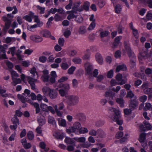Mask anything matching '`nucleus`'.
<instances>
[{"label": "nucleus", "instance_id": "f257e3e1", "mask_svg": "<svg viewBox=\"0 0 152 152\" xmlns=\"http://www.w3.org/2000/svg\"><path fill=\"white\" fill-rule=\"evenodd\" d=\"M110 110L112 112L114 113L113 121L116 122L118 125L120 126L122 125L123 123V121L122 120H119V118L121 117L120 112L119 110L113 107L110 108Z\"/></svg>", "mask_w": 152, "mask_h": 152}, {"label": "nucleus", "instance_id": "f03ea898", "mask_svg": "<svg viewBox=\"0 0 152 152\" xmlns=\"http://www.w3.org/2000/svg\"><path fill=\"white\" fill-rule=\"evenodd\" d=\"M65 97L67 100V104L70 106L76 105L79 101V97L76 96L69 95L66 96Z\"/></svg>", "mask_w": 152, "mask_h": 152}, {"label": "nucleus", "instance_id": "7ed1b4c3", "mask_svg": "<svg viewBox=\"0 0 152 152\" xmlns=\"http://www.w3.org/2000/svg\"><path fill=\"white\" fill-rule=\"evenodd\" d=\"M129 102V107L130 108L134 110L137 107L138 102L136 96H134V99H130Z\"/></svg>", "mask_w": 152, "mask_h": 152}, {"label": "nucleus", "instance_id": "20e7f679", "mask_svg": "<svg viewBox=\"0 0 152 152\" xmlns=\"http://www.w3.org/2000/svg\"><path fill=\"white\" fill-rule=\"evenodd\" d=\"M81 3L80 2L75 3L72 8V11L73 13H76L77 11L80 12L82 11L83 9V7L81 6L80 7Z\"/></svg>", "mask_w": 152, "mask_h": 152}, {"label": "nucleus", "instance_id": "39448f33", "mask_svg": "<svg viewBox=\"0 0 152 152\" xmlns=\"http://www.w3.org/2000/svg\"><path fill=\"white\" fill-rule=\"evenodd\" d=\"M42 72L43 75L41 77V79L43 82H48L49 78L48 75V71L47 69H45L42 71Z\"/></svg>", "mask_w": 152, "mask_h": 152}, {"label": "nucleus", "instance_id": "423d86ee", "mask_svg": "<svg viewBox=\"0 0 152 152\" xmlns=\"http://www.w3.org/2000/svg\"><path fill=\"white\" fill-rule=\"evenodd\" d=\"M124 47L126 51L127 55L130 58H135V56L134 54L132 51L131 48L128 45H125Z\"/></svg>", "mask_w": 152, "mask_h": 152}, {"label": "nucleus", "instance_id": "0eeeda50", "mask_svg": "<svg viewBox=\"0 0 152 152\" xmlns=\"http://www.w3.org/2000/svg\"><path fill=\"white\" fill-rule=\"evenodd\" d=\"M30 39L32 41L37 43L42 42L43 39L40 36L37 35H32L30 36Z\"/></svg>", "mask_w": 152, "mask_h": 152}, {"label": "nucleus", "instance_id": "6e6552de", "mask_svg": "<svg viewBox=\"0 0 152 152\" xmlns=\"http://www.w3.org/2000/svg\"><path fill=\"white\" fill-rule=\"evenodd\" d=\"M146 134L145 133H141L140 135V137L138 139V140L140 142L142 146L143 147H145L147 145L146 143L145 144V146L144 145H142V143H144L146 140Z\"/></svg>", "mask_w": 152, "mask_h": 152}, {"label": "nucleus", "instance_id": "1a4fd4ad", "mask_svg": "<svg viewBox=\"0 0 152 152\" xmlns=\"http://www.w3.org/2000/svg\"><path fill=\"white\" fill-rule=\"evenodd\" d=\"M33 15L34 12L32 11H30L29 12L28 15L23 16V19L28 22L30 23L32 21V18H33Z\"/></svg>", "mask_w": 152, "mask_h": 152}, {"label": "nucleus", "instance_id": "9d476101", "mask_svg": "<svg viewBox=\"0 0 152 152\" xmlns=\"http://www.w3.org/2000/svg\"><path fill=\"white\" fill-rule=\"evenodd\" d=\"M86 74V75L91 76L92 75L93 66L91 64H89L85 68Z\"/></svg>", "mask_w": 152, "mask_h": 152}, {"label": "nucleus", "instance_id": "9b49d317", "mask_svg": "<svg viewBox=\"0 0 152 152\" xmlns=\"http://www.w3.org/2000/svg\"><path fill=\"white\" fill-rule=\"evenodd\" d=\"M37 117V121L40 126H42L45 124V118L42 115H40Z\"/></svg>", "mask_w": 152, "mask_h": 152}, {"label": "nucleus", "instance_id": "f8f14e48", "mask_svg": "<svg viewBox=\"0 0 152 152\" xmlns=\"http://www.w3.org/2000/svg\"><path fill=\"white\" fill-rule=\"evenodd\" d=\"M127 69V68L125 64H123L118 65L116 69V72H119L120 71H124Z\"/></svg>", "mask_w": 152, "mask_h": 152}, {"label": "nucleus", "instance_id": "ddd939ff", "mask_svg": "<svg viewBox=\"0 0 152 152\" xmlns=\"http://www.w3.org/2000/svg\"><path fill=\"white\" fill-rule=\"evenodd\" d=\"M122 38V37L121 36H117L115 38L113 44L114 48H116L118 45Z\"/></svg>", "mask_w": 152, "mask_h": 152}, {"label": "nucleus", "instance_id": "4468645a", "mask_svg": "<svg viewBox=\"0 0 152 152\" xmlns=\"http://www.w3.org/2000/svg\"><path fill=\"white\" fill-rule=\"evenodd\" d=\"M74 140L73 138L72 139L68 137H66L64 140V142L67 144H70L75 146L76 142Z\"/></svg>", "mask_w": 152, "mask_h": 152}, {"label": "nucleus", "instance_id": "2eb2a0df", "mask_svg": "<svg viewBox=\"0 0 152 152\" xmlns=\"http://www.w3.org/2000/svg\"><path fill=\"white\" fill-rule=\"evenodd\" d=\"M100 31L99 33V37L101 38H104L107 37L110 34V32L107 30L104 31L102 29L99 30Z\"/></svg>", "mask_w": 152, "mask_h": 152}, {"label": "nucleus", "instance_id": "dca6fc26", "mask_svg": "<svg viewBox=\"0 0 152 152\" xmlns=\"http://www.w3.org/2000/svg\"><path fill=\"white\" fill-rule=\"evenodd\" d=\"M96 61L100 65H102L103 63L102 57L101 54L97 53L95 55Z\"/></svg>", "mask_w": 152, "mask_h": 152}, {"label": "nucleus", "instance_id": "f3484780", "mask_svg": "<svg viewBox=\"0 0 152 152\" xmlns=\"http://www.w3.org/2000/svg\"><path fill=\"white\" fill-rule=\"evenodd\" d=\"M51 90L49 87L45 86L42 88V91L45 95L48 96Z\"/></svg>", "mask_w": 152, "mask_h": 152}, {"label": "nucleus", "instance_id": "a211bd4d", "mask_svg": "<svg viewBox=\"0 0 152 152\" xmlns=\"http://www.w3.org/2000/svg\"><path fill=\"white\" fill-rule=\"evenodd\" d=\"M40 33L43 37L46 38H49L51 34L50 32L46 29L44 30L41 31Z\"/></svg>", "mask_w": 152, "mask_h": 152}, {"label": "nucleus", "instance_id": "6ab92c4d", "mask_svg": "<svg viewBox=\"0 0 152 152\" xmlns=\"http://www.w3.org/2000/svg\"><path fill=\"white\" fill-rule=\"evenodd\" d=\"M48 121L49 123L52 124L53 126H56V123L55 121L54 118L51 116H49L48 117Z\"/></svg>", "mask_w": 152, "mask_h": 152}, {"label": "nucleus", "instance_id": "aec40b11", "mask_svg": "<svg viewBox=\"0 0 152 152\" xmlns=\"http://www.w3.org/2000/svg\"><path fill=\"white\" fill-rule=\"evenodd\" d=\"M88 132V131L87 128L81 127L79 131H77L76 133L77 134H84L87 133Z\"/></svg>", "mask_w": 152, "mask_h": 152}, {"label": "nucleus", "instance_id": "412c9836", "mask_svg": "<svg viewBox=\"0 0 152 152\" xmlns=\"http://www.w3.org/2000/svg\"><path fill=\"white\" fill-rule=\"evenodd\" d=\"M30 73L32 75V76L34 77L36 74L37 78H38L39 77V75L38 72L36 71V68L34 66H33L29 71Z\"/></svg>", "mask_w": 152, "mask_h": 152}, {"label": "nucleus", "instance_id": "4be33fe9", "mask_svg": "<svg viewBox=\"0 0 152 152\" xmlns=\"http://www.w3.org/2000/svg\"><path fill=\"white\" fill-rule=\"evenodd\" d=\"M57 96V93L54 89H52L50 94L48 95L50 98L51 99H54L56 98Z\"/></svg>", "mask_w": 152, "mask_h": 152}, {"label": "nucleus", "instance_id": "5701e85b", "mask_svg": "<svg viewBox=\"0 0 152 152\" xmlns=\"http://www.w3.org/2000/svg\"><path fill=\"white\" fill-rule=\"evenodd\" d=\"M97 135L100 138H104L105 136V133L104 131L101 129L97 130Z\"/></svg>", "mask_w": 152, "mask_h": 152}, {"label": "nucleus", "instance_id": "b1692460", "mask_svg": "<svg viewBox=\"0 0 152 152\" xmlns=\"http://www.w3.org/2000/svg\"><path fill=\"white\" fill-rule=\"evenodd\" d=\"M59 87L62 88L66 91L68 92L69 89V84L67 83L62 84L59 86Z\"/></svg>", "mask_w": 152, "mask_h": 152}, {"label": "nucleus", "instance_id": "393cba45", "mask_svg": "<svg viewBox=\"0 0 152 152\" xmlns=\"http://www.w3.org/2000/svg\"><path fill=\"white\" fill-rule=\"evenodd\" d=\"M116 102L119 104L121 107H124V101L123 98H117L116 99Z\"/></svg>", "mask_w": 152, "mask_h": 152}, {"label": "nucleus", "instance_id": "a878e982", "mask_svg": "<svg viewBox=\"0 0 152 152\" xmlns=\"http://www.w3.org/2000/svg\"><path fill=\"white\" fill-rule=\"evenodd\" d=\"M152 110V105L151 103L146 102L145 103V106L143 108V110L147 111L148 110Z\"/></svg>", "mask_w": 152, "mask_h": 152}, {"label": "nucleus", "instance_id": "bb28decb", "mask_svg": "<svg viewBox=\"0 0 152 152\" xmlns=\"http://www.w3.org/2000/svg\"><path fill=\"white\" fill-rule=\"evenodd\" d=\"M122 75L120 73L118 74L116 76V80L118 82L121 81L120 84L121 85H123L124 83V82H123L122 81L123 80L122 79Z\"/></svg>", "mask_w": 152, "mask_h": 152}, {"label": "nucleus", "instance_id": "cd10ccee", "mask_svg": "<svg viewBox=\"0 0 152 152\" xmlns=\"http://www.w3.org/2000/svg\"><path fill=\"white\" fill-rule=\"evenodd\" d=\"M72 127L75 128V131H79L81 127V125L80 123L76 122L74 123Z\"/></svg>", "mask_w": 152, "mask_h": 152}, {"label": "nucleus", "instance_id": "c85d7f7f", "mask_svg": "<svg viewBox=\"0 0 152 152\" xmlns=\"http://www.w3.org/2000/svg\"><path fill=\"white\" fill-rule=\"evenodd\" d=\"M143 124L146 130H151L152 126L148 121L145 120L143 122Z\"/></svg>", "mask_w": 152, "mask_h": 152}, {"label": "nucleus", "instance_id": "c756f323", "mask_svg": "<svg viewBox=\"0 0 152 152\" xmlns=\"http://www.w3.org/2000/svg\"><path fill=\"white\" fill-rule=\"evenodd\" d=\"M73 139L79 142H84L86 140V138L84 137H75Z\"/></svg>", "mask_w": 152, "mask_h": 152}, {"label": "nucleus", "instance_id": "7c9ffc66", "mask_svg": "<svg viewBox=\"0 0 152 152\" xmlns=\"http://www.w3.org/2000/svg\"><path fill=\"white\" fill-rule=\"evenodd\" d=\"M79 32L80 34H83L86 32V27L83 26H81L79 28Z\"/></svg>", "mask_w": 152, "mask_h": 152}, {"label": "nucleus", "instance_id": "2f4dec72", "mask_svg": "<svg viewBox=\"0 0 152 152\" xmlns=\"http://www.w3.org/2000/svg\"><path fill=\"white\" fill-rule=\"evenodd\" d=\"M122 10L121 5L119 4H117L115 6V13L119 14Z\"/></svg>", "mask_w": 152, "mask_h": 152}, {"label": "nucleus", "instance_id": "473e14b6", "mask_svg": "<svg viewBox=\"0 0 152 152\" xmlns=\"http://www.w3.org/2000/svg\"><path fill=\"white\" fill-rule=\"evenodd\" d=\"M105 96L113 98L115 96V93L111 91H106L105 92Z\"/></svg>", "mask_w": 152, "mask_h": 152}, {"label": "nucleus", "instance_id": "72a5a7b5", "mask_svg": "<svg viewBox=\"0 0 152 152\" xmlns=\"http://www.w3.org/2000/svg\"><path fill=\"white\" fill-rule=\"evenodd\" d=\"M66 132L69 134H70L72 133H74L76 134H77L76 132L77 131H75V129L73 127L71 126L69 127L68 129H66Z\"/></svg>", "mask_w": 152, "mask_h": 152}, {"label": "nucleus", "instance_id": "f704fd0d", "mask_svg": "<svg viewBox=\"0 0 152 152\" xmlns=\"http://www.w3.org/2000/svg\"><path fill=\"white\" fill-rule=\"evenodd\" d=\"M90 5V3L88 1H86L84 3L83 8L85 10L88 11L89 10Z\"/></svg>", "mask_w": 152, "mask_h": 152}, {"label": "nucleus", "instance_id": "c9c22d12", "mask_svg": "<svg viewBox=\"0 0 152 152\" xmlns=\"http://www.w3.org/2000/svg\"><path fill=\"white\" fill-rule=\"evenodd\" d=\"M60 66L64 70L67 69L69 67L66 62H62L60 64Z\"/></svg>", "mask_w": 152, "mask_h": 152}, {"label": "nucleus", "instance_id": "e433bc0d", "mask_svg": "<svg viewBox=\"0 0 152 152\" xmlns=\"http://www.w3.org/2000/svg\"><path fill=\"white\" fill-rule=\"evenodd\" d=\"M96 23L95 22H92L90 25H89L88 28V31L93 30L95 27Z\"/></svg>", "mask_w": 152, "mask_h": 152}, {"label": "nucleus", "instance_id": "4c0bfd02", "mask_svg": "<svg viewBox=\"0 0 152 152\" xmlns=\"http://www.w3.org/2000/svg\"><path fill=\"white\" fill-rule=\"evenodd\" d=\"M11 121L14 124H17V125L19 124V119L16 116H15V115L14 118L11 119Z\"/></svg>", "mask_w": 152, "mask_h": 152}, {"label": "nucleus", "instance_id": "58836bf2", "mask_svg": "<svg viewBox=\"0 0 152 152\" xmlns=\"http://www.w3.org/2000/svg\"><path fill=\"white\" fill-rule=\"evenodd\" d=\"M27 136L28 139L30 140H32L34 137L33 133L32 131L29 132L27 133Z\"/></svg>", "mask_w": 152, "mask_h": 152}, {"label": "nucleus", "instance_id": "ea45409f", "mask_svg": "<svg viewBox=\"0 0 152 152\" xmlns=\"http://www.w3.org/2000/svg\"><path fill=\"white\" fill-rule=\"evenodd\" d=\"M17 96L18 99L22 103L25 102V101H26V97L20 94H18Z\"/></svg>", "mask_w": 152, "mask_h": 152}, {"label": "nucleus", "instance_id": "a19ab883", "mask_svg": "<svg viewBox=\"0 0 152 152\" xmlns=\"http://www.w3.org/2000/svg\"><path fill=\"white\" fill-rule=\"evenodd\" d=\"M144 91L145 94H152V88H146L144 89Z\"/></svg>", "mask_w": 152, "mask_h": 152}, {"label": "nucleus", "instance_id": "79ce46f5", "mask_svg": "<svg viewBox=\"0 0 152 152\" xmlns=\"http://www.w3.org/2000/svg\"><path fill=\"white\" fill-rule=\"evenodd\" d=\"M75 20L78 23H82L83 21V19L81 16H77L75 17Z\"/></svg>", "mask_w": 152, "mask_h": 152}, {"label": "nucleus", "instance_id": "37998d69", "mask_svg": "<svg viewBox=\"0 0 152 152\" xmlns=\"http://www.w3.org/2000/svg\"><path fill=\"white\" fill-rule=\"evenodd\" d=\"M147 97L146 95H143L140 96L139 98V100L140 102L142 103H144L147 99Z\"/></svg>", "mask_w": 152, "mask_h": 152}, {"label": "nucleus", "instance_id": "c03bdc74", "mask_svg": "<svg viewBox=\"0 0 152 152\" xmlns=\"http://www.w3.org/2000/svg\"><path fill=\"white\" fill-rule=\"evenodd\" d=\"M27 80L28 83L30 84L34 83V82L37 80V79H34L30 76L28 77Z\"/></svg>", "mask_w": 152, "mask_h": 152}, {"label": "nucleus", "instance_id": "a18cd8bd", "mask_svg": "<svg viewBox=\"0 0 152 152\" xmlns=\"http://www.w3.org/2000/svg\"><path fill=\"white\" fill-rule=\"evenodd\" d=\"M147 53L146 51H143L140 52L139 53V55L138 56L139 57L140 56L141 58L144 59L145 57H147Z\"/></svg>", "mask_w": 152, "mask_h": 152}, {"label": "nucleus", "instance_id": "49530a36", "mask_svg": "<svg viewBox=\"0 0 152 152\" xmlns=\"http://www.w3.org/2000/svg\"><path fill=\"white\" fill-rule=\"evenodd\" d=\"M134 96V95L132 91L130 90L127 92V94L126 96V97L127 98H129L131 99H132V98Z\"/></svg>", "mask_w": 152, "mask_h": 152}, {"label": "nucleus", "instance_id": "de8ad7c7", "mask_svg": "<svg viewBox=\"0 0 152 152\" xmlns=\"http://www.w3.org/2000/svg\"><path fill=\"white\" fill-rule=\"evenodd\" d=\"M72 61L76 64H80L82 62V60L80 58H77L73 59Z\"/></svg>", "mask_w": 152, "mask_h": 152}, {"label": "nucleus", "instance_id": "09e8293b", "mask_svg": "<svg viewBox=\"0 0 152 152\" xmlns=\"http://www.w3.org/2000/svg\"><path fill=\"white\" fill-rule=\"evenodd\" d=\"M76 69V67L74 66H72L68 70V73L69 75H72Z\"/></svg>", "mask_w": 152, "mask_h": 152}, {"label": "nucleus", "instance_id": "8fccbe9b", "mask_svg": "<svg viewBox=\"0 0 152 152\" xmlns=\"http://www.w3.org/2000/svg\"><path fill=\"white\" fill-rule=\"evenodd\" d=\"M114 72L113 69L110 70L107 72V77L108 78H111L113 76Z\"/></svg>", "mask_w": 152, "mask_h": 152}, {"label": "nucleus", "instance_id": "3c124183", "mask_svg": "<svg viewBox=\"0 0 152 152\" xmlns=\"http://www.w3.org/2000/svg\"><path fill=\"white\" fill-rule=\"evenodd\" d=\"M105 4V2L104 0H100L98 2V5L100 8L103 7Z\"/></svg>", "mask_w": 152, "mask_h": 152}, {"label": "nucleus", "instance_id": "603ef678", "mask_svg": "<svg viewBox=\"0 0 152 152\" xmlns=\"http://www.w3.org/2000/svg\"><path fill=\"white\" fill-rule=\"evenodd\" d=\"M21 80L20 78H16L12 83L13 86H15L17 84L21 83Z\"/></svg>", "mask_w": 152, "mask_h": 152}, {"label": "nucleus", "instance_id": "864d4df0", "mask_svg": "<svg viewBox=\"0 0 152 152\" xmlns=\"http://www.w3.org/2000/svg\"><path fill=\"white\" fill-rule=\"evenodd\" d=\"M73 4L72 0H69V4L66 5L65 8L67 10L70 9L72 8V6Z\"/></svg>", "mask_w": 152, "mask_h": 152}, {"label": "nucleus", "instance_id": "5fc2aeb1", "mask_svg": "<svg viewBox=\"0 0 152 152\" xmlns=\"http://www.w3.org/2000/svg\"><path fill=\"white\" fill-rule=\"evenodd\" d=\"M64 39L63 38H60L58 40V43L59 45L61 46L62 47L64 46Z\"/></svg>", "mask_w": 152, "mask_h": 152}, {"label": "nucleus", "instance_id": "6e6d98bb", "mask_svg": "<svg viewBox=\"0 0 152 152\" xmlns=\"http://www.w3.org/2000/svg\"><path fill=\"white\" fill-rule=\"evenodd\" d=\"M89 134L92 136H96L97 134V130L96 131L94 129H91L90 131Z\"/></svg>", "mask_w": 152, "mask_h": 152}, {"label": "nucleus", "instance_id": "4d7b16f0", "mask_svg": "<svg viewBox=\"0 0 152 152\" xmlns=\"http://www.w3.org/2000/svg\"><path fill=\"white\" fill-rule=\"evenodd\" d=\"M6 64L8 68L10 69H12L14 66L13 64L11 62L8 61L6 62Z\"/></svg>", "mask_w": 152, "mask_h": 152}, {"label": "nucleus", "instance_id": "13d9d810", "mask_svg": "<svg viewBox=\"0 0 152 152\" xmlns=\"http://www.w3.org/2000/svg\"><path fill=\"white\" fill-rule=\"evenodd\" d=\"M132 33L134 36V37L137 39L139 37V34L138 31L137 29H134V30L132 31Z\"/></svg>", "mask_w": 152, "mask_h": 152}, {"label": "nucleus", "instance_id": "bf43d9fd", "mask_svg": "<svg viewBox=\"0 0 152 152\" xmlns=\"http://www.w3.org/2000/svg\"><path fill=\"white\" fill-rule=\"evenodd\" d=\"M123 136V133L122 132H118L115 135V137L117 139H119Z\"/></svg>", "mask_w": 152, "mask_h": 152}, {"label": "nucleus", "instance_id": "052dcab7", "mask_svg": "<svg viewBox=\"0 0 152 152\" xmlns=\"http://www.w3.org/2000/svg\"><path fill=\"white\" fill-rule=\"evenodd\" d=\"M37 7L38 10H40V14H43L45 13V7H42L39 5L37 6Z\"/></svg>", "mask_w": 152, "mask_h": 152}, {"label": "nucleus", "instance_id": "680f3d73", "mask_svg": "<svg viewBox=\"0 0 152 152\" xmlns=\"http://www.w3.org/2000/svg\"><path fill=\"white\" fill-rule=\"evenodd\" d=\"M124 111L125 115H129L132 113V110L130 109L126 108L124 109Z\"/></svg>", "mask_w": 152, "mask_h": 152}, {"label": "nucleus", "instance_id": "e2e57ef3", "mask_svg": "<svg viewBox=\"0 0 152 152\" xmlns=\"http://www.w3.org/2000/svg\"><path fill=\"white\" fill-rule=\"evenodd\" d=\"M58 122L59 125L65 127L66 125V121L64 119H61L60 122L58 121Z\"/></svg>", "mask_w": 152, "mask_h": 152}, {"label": "nucleus", "instance_id": "0e129e2a", "mask_svg": "<svg viewBox=\"0 0 152 152\" xmlns=\"http://www.w3.org/2000/svg\"><path fill=\"white\" fill-rule=\"evenodd\" d=\"M47 59V57L43 56H40L39 58V61L43 63H45Z\"/></svg>", "mask_w": 152, "mask_h": 152}, {"label": "nucleus", "instance_id": "69168bd1", "mask_svg": "<svg viewBox=\"0 0 152 152\" xmlns=\"http://www.w3.org/2000/svg\"><path fill=\"white\" fill-rule=\"evenodd\" d=\"M121 53L119 50H118L116 51L115 53L114 56L116 58H118L121 57Z\"/></svg>", "mask_w": 152, "mask_h": 152}, {"label": "nucleus", "instance_id": "338daca9", "mask_svg": "<svg viewBox=\"0 0 152 152\" xmlns=\"http://www.w3.org/2000/svg\"><path fill=\"white\" fill-rule=\"evenodd\" d=\"M59 92L61 96H64L66 95V93L67 92L66 91L63 89H61L59 90Z\"/></svg>", "mask_w": 152, "mask_h": 152}, {"label": "nucleus", "instance_id": "774afa93", "mask_svg": "<svg viewBox=\"0 0 152 152\" xmlns=\"http://www.w3.org/2000/svg\"><path fill=\"white\" fill-rule=\"evenodd\" d=\"M71 32L69 30H67L65 31L64 35L65 37L66 38H68L69 36L71 35Z\"/></svg>", "mask_w": 152, "mask_h": 152}]
</instances>
